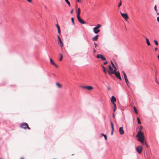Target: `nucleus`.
<instances>
[{"label":"nucleus","mask_w":159,"mask_h":159,"mask_svg":"<svg viewBox=\"0 0 159 159\" xmlns=\"http://www.w3.org/2000/svg\"><path fill=\"white\" fill-rule=\"evenodd\" d=\"M136 136L138 137V140L139 141L141 142L143 145H145L147 147H148L147 143L144 141L143 134L141 131L139 130L138 131V134Z\"/></svg>","instance_id":"1"},{"label":"nucleus","mask_w":159,"mask_h":159,"mask_svg":"<svg viewBox=\"0 0 159 159\" xmlns=\"http://www.w3.org/2000/svg\"><path fill=\"white\" fill-rule=\"evenodd\" d=\"M20 127L26 129V128L30 129V128L29 127L28 124L26 123H24L21 124L20 126Z\"/></svg>","instance_id":"2"},{"label":"nucleus","mask_w":159,"mask_h":159,"mask_svg":"<svg viewBox=\"0 0 159 159\" xmlns=\"http://www.w3.org/2000/svg\"><path fill=\"white\" fill-rule=\"evenodd\" d=\"M97 57L98 58H100L102 61H105L106 59L105 57L104 56L102 55L99 54L97 55Z\"/></svg>","instance_id":"3"},{"label":"nucleus","mask_w":159,"mask_h":159,"mask_svg":"<svg viewBox=\"0 0 159 159\" xmlns=\"http://www.w3.org/2000/svg\"><path fill=\"white\" fill-rule=\"evenodd\" d=\"M120 13L121 16L126 20H127L129 19V16L127 14L123 13L121 12H120Z\"/></svg>","instance_id":"4"},{"label":"nucleus","mask_w":159,"mask_h":159,"mask_svg":"<svg viewBox=\"0 0 159 159\" xmlns=\"http://www.w3.org/2000/svg\"><path fill=\"white\" fill-rule=\"evenodd\" d=\"M136 151L137 152L139 153H141L142 151L143 148L141 146H138L136 148Z\"/></svg>","instance_id":"5"},{"label":"nucleus","mask_w":159,"mask_h":159,"mask_svg":"<svg viewBox=\"0 0 159 159\" xmlns=\"http://www.w3.org/2000/svg\"><path fill=\"white\" fill-rule=\"evenodd\" d=\"M57 38L58 39V42L60 44V46L61 48H62L63 46V43L61 40L60 36L58 35H57Z\"/></svg>","instance_id":"6"},{"label":"nucleus","mask_w":159,"mask_h":159,"mask_svg":"<svg viewBox=\"0 0 159 159\" xmlns=\"http://www.w3.org/2000/svg\"><path fill=\"white\" fill-rule=\"evenodd\" d=\"M114 74H115V75L117 78L119 79L120 80H121L120 73L119 71L116 72Z\"/></svg>","instance_id":"7"},{"label":"nucleus","mask_w":159,"mask_h":159,"mask_svg":"<svg viewBox=\"0 0 159 159\" xmlns=\"http://www.w3.org/2000/svg\"><path fill=\"white\" fill-rule=\"evenodd\" d=\"M79 21L82 24H86V22L84 21L82 19H81L80 16H77Z\"/></svg>","instance_id":"8"},{"label":"nucleus","mask_w":159,"mask_h":159,"mask_svg":"<svg viewBox=\"0 0 159 159\" xmlns=\"http://www.w3.org/2000/svg\"><path fill=\"white\" fill-rule=\"evenodd\" d=\"M108 71V72L110 75H111L112 74H114V71L112 68H111Z\"/></svg>","instance_id":"9"},{"label":"nucleus","mask_w":159,"mask_h":159,"mask_svg":"<svg viewBox=\"0 0 159 159\" xmlns=\"http://www.w3.org/2000/svg\"><path fill=\"white\" fill-rule=\"evenodd\" d=\"M111 101L112 104H113V103H115V102H116V99L114 96H112L111 99Z\"/></svg>","instance_id":"10"},{"label":"nucleus","mask_w":159,"mask_h":159,"mask_svg":"<svg viewBox=\"0 0 159 159\" xmlns=\"http://www.w3.org/2000/svg\"><path fill=\"white\" fill-rule=\"evenodd\" d=\"M119 132L120 134L122 135L124 134V131L123 129V127H120L119 129Z\"/></svg>","instance_id":"11"},{"label":"nucleus","mask_w":159,"mask_h":159,"mask_svg":"<svg viewBox=\"0 0 159 159\" xmlns=\"http://www.w3.org/2000/svg\"><path fill=\"white\" fill-rule=\"evenodd\" d=\"M93 31L95 34H97L100 32V30L95 27L93 29Z\"/></svg>","instance_id":"12"},{"label":"nucleus","mask_w":159,"mask_h":159,"mask_svg":"<svg viewBox=\"0 0 159 159\" xmlns=\"http://www.w3.org/2000/svg\"><path fill=\"white\" fill-rule=\"evenodd\" d=\"M50 62L54 66L56 67H58V66L55 64L51 58H50Z\"/></svg>","instance_id":"13"},{"label":"nucleus","mask_w":159,"mask_h":159,"mask_svg":"<svg viewBox=\"0 0 159 159\" xmlns=\"http://www.w3.org/2000/svg\"><path fill=\"white\" fill-rule=\"evenodd\" d=\"M98 35H97L95 36L94 37L92 38V40L93 41H96L98 40Z\"/></svg>","instance_id":"14"},{"label":"nucleus","mask_w":159,"mask_h":159,"mask_svg":"<svg viewBox=\"0 0 159 159\" xmlns=\"http://www.w3.org/2000/svg\"><path fill=\"white\" fill-rule=\"evenodd\" d=\"M102 67L103 69V72L104 73L105 75H106L107 73V70H106V68L103 65L102 66Z\"/></svg>","instance_id":"15"},{"label":"nucleus","mask_w":159,"mask_h":159,"mask_svg":"<svg viewBox=\"0 0 159 159\" xmlns=\"http://www.w3.org/2000/svg\"><path fill=\"white\" fill-rule=\"evenodd\" d=\"M93 89V87L92 86H87V89L89 90H90Z\"/></svg>","instance_id":"16"},{"label":"nucleus","mask_w":159,"mask_h":159,"mask_svg":"<svg viewBox=\"0 0 159 159\" xmlns=\"http://www.w3.org/2000/svg\"><path fill=\"white\" fill-rule=\"evenodd\" d=\"M56 27H57V29L58 33L59 34L60 33L61 31H60V28L59 26V25L58 24H57L56 25Z\"/></svg>","instance_id":"17"},{"label":"nucleus","mask_w":159,"mask_h":159,"mask_svg":"<svg viewBox=\"0 0 159 159\" xmlns=\"http://www.w3.org/2000/svg\"><path fill=\"white\" fill-rule=\"evenodd\" d=\"M146 43L148 45L150 46L151 45L150 43L149 42V40L148 38L146 39Z\"/></svg>","instance_id":"18"},{"label":"nucleus","mask_w":159,"mask_h":159,"mask_svg":"<svg viewBox=\"0 0 159 159\" xmlns=\"http://www.w3.org/2000/svg\"><path fill=\"white\" fill-rule=\"evenodd\" d=\"M125 81L126 83L127 84V85L128 86V85L129 84V82L127 79V77L125 78Z\"/></svg>","instance_id":"19"},{"label":"nucleus","mask_w":159,"mask_h":159,"mask_svg":"<svg viewBox=\"0 0 159 159\" xmlns=\"http://www.w3.org/2000/svg\"><path fill=\"white\" fill-rule=\"evenodd\" d=\"M77 17L78 16H80V8H78L77 12Z\"/></svg>","instance_id":"20"},{"label":"nucleus","mask_w":159,"mask_h":159,"mask_svg":"<svg viewBox=\"0 0 159 159\" xmlns=\"http://www.w3.org/2000/svg\"><path fill=\"white\" fill-rule=\"evenodd\" d=\"M110 124L111 126V130H114V125L113 123H112L111 121H110Z\"/></svg>","instance_id":"21"},{"label":"nucleus","mask_w":159,"mask_h":159,"mask_svg":"<svg viewBox=\"0 0 159 159\" xmlns=\"http://www.w3.org/2000/svg\"><path fill=\"white\" fill-rule=\"evenodd\" d=\"M63 58V56L62 54H59V61H61Z\"/></svg>","instance_id":"22"},{"label":"nucleus","mask_w":159,"mask_h":159,"mask_svg":"<svg viewBox=\"0 0 159 159\" xmlns=\"http://www.w3.org/2000/svg\"><path fill=\"white\" fill-rule=\"evenodd\" d=\"M56 85L58 87V88H61V84L58 83H56Z\"/></svg>","instance_id":"23"},{"label":"nucleus","mask_w":159,"mask_h":159,"mask_svg":"<svg viewBox=\"0 0 159 159\" xmlns=\"http://www.w3.org/2000/svg\"><path fill=\"white\" fill-rule=\"evenodd\" d=\"M134 112H135V113L136 114H138L137 109L135 107H134Z\"/></svg>","instance_id":"24"},{"label":"nucleus","mask_w":159,"mask_h":159,"mask_svg":"<svg viewBox=\"0 0 159 159\" xmlns=\"http://www.w3.org/2000/svg\"><path fill=\"white\" fill-rule=\"evenodd\" d=\"M113 104L114 106L113 111L115 112L116 109V106L115 103H113Z\"/></svg>","instance_id":"25"},{"label":"nucleus","mask_w":159,"mask_h":159,"mask_svg":"<svg viewBox=\"0 0 159 159\" xmlns=\"http://www.w3.org/2000/svg\"><path fill=\"white\" fill-rule=\"evenodd\" d=\"M66 2L68 4L69 7H70V2L68 0H65Z\"/></svg>","instance_id":"26"},{"label":"nucleus","mask_w":159,"mask_h":159,"mask_svg":"<svg viewBox=\"0 0 159 159\" xmlns=\"http://www.w3.org/2000/svg\"><path fill=\"white\" fill-rule=\"evenodd\" d=\"M137 120L138 123L139 124H141V122H140V119L139 118V117H138L137 118Z\"/></svg>","instance_id":"27"},{"label":"nucleus","mask_w":159,"mask_h":159,"mask_svg":"<svg viewBox=\"0 0 159 159\" xmlns=\"http://www.w3.org/2000/svg\"><path fill=\"white\" fill-rule=\"evenodd\" d=\"M121 5H122L121 1V0H120V2L118 5V7L119 8L120 6H121Z\"/></svg>","instance_id":"28"},{"label":"nucleus","mask_w":159,"mask_h":159,"mask_svg":"<svg viewBox=\"0 0 159 159\" xmlns=\"http://www.w3.org/2000/svg\"><path fill=\"white\" fill-rule=\"evenodd\" d=\"M154 43H155V45H158V42H157V40H154Z\"/></svg>","instance_id":"29"},{"label":"nucleus","mask_w":159,"mask_h":159,"mask_svg":"<svg viewBox=\"0 0 159 159\" xmlns=\"http://www.w3.org/2000/svg\"><path fill=\"white\" fill-rule=\"evenodd\" d=\"M101 135L103 136H104V138H105V139L106 140H107V136L106 134H102Z\"/></svg>","instance_id":"30"},{"label":"nucleus","mask_w":159,"mask_h":159,"mask_svg":"<svg viewBox=\"0 0 159 159\" xmlns=\"http://www.w3.org/2000/svg\"><path fill=\"white\" fill-rule=\"evenodd\" d=\"M101 26V25L98 24L97 25V26L96 27H95V28H97V29H98Z\"/></svg>","instance_id":"31"},{"label":"nucleus","mask_w":159,"mask_h":159,"mask_svg":"<svg viewBox=\"0 0 159 159\" xmlns=\"http://www.w3.org/2000/svg\"><path fill=\"white\" fill-rule=\"evenodd\" d=\"M71 20L72 23V24L73 25L74 24V19L73 17H72L71 18Z\"/></svg>","instance_id":"32"},{"label":"nucleus","mask_w":159,"mask_h":159,"mask_svg":"<svg viewBox=\"0 0 159 159\" xmlns=\"http://www.w3.org/2000/svg\"><path fill=\"white\" fill-rule=\"evenodd\" d=\"M122 72L123 74V75H124V78L127 77V76H126L125 74V72L124 71H122Z\"/></svg>","instance_id":"33"},{"label":"nucleus","mask_w":159,"mask_h":159,"mask_svg":"<svg viewBox=\"0 0 159 159\" xmlns=\"http://www.w3.org/2000/svg\"><path fill=\"white\" fill-rule=\"evenodd\" d=\"M81 87L83 89H87V86H81Z\"/></svg>","instance_id":"34"},{"label":"nucleus","mask_w":159,"mask_h":159,"mask_svg":"<svg viewBox=\"0 0 159 159\" xmlns=\"http://www.w3.org/2000/svg\"><path fill=\"white\" fill-rule=\"evenodd\" d=\"M155 81L156 83H157V84H158L159 85V83L158 82L157 79L156 78L155 79Z\"/></svg>","instance_id":"35"},{"label":"nucleus","mask_w":159,"mask_h":159,"mask_svg":"<svg viewBox=\"0 0 159 159\" xmlns=\"http://www.w3.org/2000/svg\"><path fill=\"white\" fill-rule=\"evenodd\" d=\"M154 9L156 11H157V6L156 5H155V6Z\"/></svg>","instance_id":"36"},{"label":"nucleus","mask_w":159,"mask_h":159,"mask_svg":"<svg viewBox=\"0 0 159 159\" xmlns=\"http://www.w3.org/2000/svg\"><path fill=\"white\" fill-rule=\"evenodd\" d=\"M114 69V73H115L116 72V71L117 70V69H116V67H115Z\"/></svg>","instance_id":"37"},{"label":"nucleus","mask_w":159,"mask_h":159,"mask_svg":"<svg viewBox=\"0 0 159 159\" xmlns=\"http://www.w3.org/2000/svg\"><path fill=\"white\" fill-rule=\"evenodd\" d=\"M114 130H111V135H112L113 134Z\"/></svg>","instance_id":"38"},{"label":"nucleus","mask_w":159,"mask_h":159,"mask_svg":"<svg viewBox=\"0 0 159 159\" xmlns=\"http://www.w3.org/2000/svg\"><path fill=\"white\" fill-rule=\"evenodd\" d=\"M108 63V62L107 61H106L105 62H104L103 64L104 65H105L107 64Z\"/></svg>","instance_id":"39"},{"label":"nucleus","mask_w":159,"mask_h":159,"mask_svg":"<svg viewBox=\"0 0 159 159\" xmlns=\"http://www.w3.org/2000/svg\"><path fill=\"white\" fill-rule=\"evenodd\" d=\"M94 46H95V48H96L97 47V44L96 43H94Z\"/></svg>","instance_id":"40"},{"label":"nucleus","mask_w":159,"mask_h":159,"mask_svg":"<svg viewBox=\"0 0 159 159\" xmlns=\"http://www.w3.org/2000/svg\"><path fill=\"white\" fill-rule=\"evenodd\" d=\"M112 68V67H111V66L110 65H109V70L110 69H111Z\"/></svg>","instance_id":"41"},{"label":"nucleus","mask_w":159,"mask_h":159,"mask_svg":"<svg viewBox=\"0 0 159 159\" xmlns=\"http://www.w3.org/2000/svg\"><path fill=\"white\" fill-rule=\"evenodd\" d=\"M158 49V48L157 47H156L155 48L154 50L155 51H157Z\"/></svg>","instance_id":"42"},{"label":"nucleus","mask_w":159,"mask_h":159,"mask_svg":"<svg viewBox=\"0 0 159 159\" xmlns=\"http://www.w3.org/2000/svg\"><path fill=\"white\" fill-rule=\"evenodd\" d=\"M111 64L112 66H114V63H113V62L112 61H111Z\"/></svg>","instance_id":"43"},{"label":"nucleus","mask_w":159,"mask_h":159,"mask_svg":"<svg viewBox=\"0 0 159 159\" xmlns=\"http://www.w3.org/2000/svg\"><path fill=\"white\" fill-rule=\"evenodd\" d=\"M73 9H72V10H71V11H70V13H73Z\"/></svg>","instance_id":"44"},{"label":"nucleus","mask_w":159,"mask_h":159,"mask_svg":"<svg viewBox=\"0 0 159 159\" xmlns=\"http://www.w3.org/2000/svg\"><path fill=\"white\" fill-rule=\"evenodd\" d=\"M96 52V51L95 50L94 48H93V52Z\"/></svg>","instance_id":"45"},{"label":"nucleus","mask_w":159,"mask_h":159,"mask_svg":"<svg viewBox=\"0 0 159 159\" xmlns=\"http://www.w3.org/2000/svg\"><path fill=\"white\" fill-rule=\"evenodd\" d=\"M28 2H31V0H27Z\"/></svg>","instance_id":"46"},{"label":"nucleus","mask_w":159,"mask_h":159,"mask_svg":"<svg viewBox=\"0 0 159 159\" xmlns=\"http://www.w3.org/2000/svg\"><path fill=\"white\" fill-rule=\"evenodd\" d=\"M112 67H113V68H115L116 67V66H115V65H114V66H112Z\"/></svg>","instance_id":"47"},{"label":"nucleus","mask_w":159,"mask_h":159,"mask_svg":"<svg viewBox=\"0 0 159 159\" xmlns=\"http://www.w3.org/2000/svg\"><path fill=\"white\" fill-rule=\"evenodd\" d=\"M76 1L77 2H80V0H76Z\"/></svg>","instance_id":"48"},{"label":"nucleus","mask_w":159,"mask_h":159,"mask_svg":"<svg viewBox=\"0 0 159 159\" xmlns=\"http://www.w3.org/2000/svg\"><path fill=\"white\" fill-rule=\"evenodd\" d=\"M108 89L109 90H110V87H109V88H108Z\"/></svg>","instance_id":"49"},{"label":"nucleus","mask_w":159,"mask_h":159,"mask_svg":"<svg viewBox=\"0 0 159 159\" xmlns=\"http://www.w3.org/2000/svg\"><path fill=\"white\" fill-rule=\"evenodd\" d=\"M157 57H158V59H159V56H157Z\"/></svg>","instance_id":"50"},{"label":"nucleus","mask_w":159,"mask_h":159,"mask_svg":"<svg viewBox=\"0 0 159 159\" xmlns=\"http://www.w3.org/2000/svg\"><path fill=\"white\" fill-rule=\"evenodd\" d=\"M20 159H24V158L23 157H21Z\"/></svg>","instance_id":"51"},{"label":"nucleus","mask_w":159,"mask_h":159,"mask_svg":"<svg viewBox=\"0 0 159 159\" xmlns=\"http://www.w3.org/2000/svg\"><path fill=\"white\" fill-rule=\"evenodd\" d=\"M157 14L158 15H159V13H157Z\"/></svg>","instance_id":"52"},{"label":"nucleus","mask_w":159,"mask_h":159,"mask_svg":"<svg viewBox=\"0 0 159 159\" xmlns=\"http://www.w3.org/2000/svg\"><path fill=\"white\" fill-rule=\"evenodd\" d=\"M0 159H1V158H0Z\"/></svg>","instance_id":"53"}]
</instances>
